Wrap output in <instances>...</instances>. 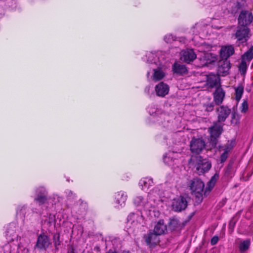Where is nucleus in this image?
Here are the masks:
<instances>
[{
	"instance_id": "nucleus-17",
	"label": "nucleus",
	"mask_w": 253,
	"mask_h": 253,
	"mask_svg": "<svg viewBox=\"0 0 253 253\" xmlns=\"http://www.w3.org/2000/svg\"><path fill=\"white\" fill-rule=\"evenodd\" d=\"M223 131V126L217 122H213L212 126L209 128L210 135L215 137H219Z\"/></svg>"
},
{
	"instance_id": "nucleus-9",
	"label": "nucleus",
	"mask_w": 253,
	"mask_h": 253,
	"mask_svg": "<svg viewBox=\"0 0 253 253\" xmlns=\"http://www.w3.org/2000/svg\"><path fill=\"white\" fill-rule=\"evenodd\" d=\"M145 242L150 248L155 247L160 242L159 236L151 230L143 236Z\"/></svg>"
},
{
	"instance_id": "nucleus-15",
	"label": "nucleus",
	"mask_w": 253,
	"mask_h": 253,
	"mask_svg": "<svg viewBox=\"0 0 253 253\" xmlns=\"http://www.w3.org/2000/svg\"><path fill=\"white\" fill-rule=\"evenodd\" d=\"M181 59L186 63H190L196 58V54L192 49L183 50Z\"/></svg>"
},
{
	"instance_id": "nucleus-35",
	"label": "nucleus",
	"mask_w": 253,
	"mask_h": 253,
	"mask_svg": "<svg viewBox=\"0 0 253 253\" xmlns=\"http://www.w3.org/2000/svg\"><path fill=\"white\" fill-rule=\"evenodd\" d=\"M219 240V238L217 236H214L211 240V244L212 246L216 245Z\"/></svg>"
},
{
	"instance_id": "nucleus-18",
	"label": "nucleus",
	"mask_w": 253,
	"mask_h": 253,
	"mask_svg": "<svg viewBox=\"0 0 253 253\" xmlns=\"http://www.w3.org/2000/svg\"><path fill=\"white\" fill-rule=\"evenodd\" d=\"M234 48L232 45L222 46L220 51V58L223 59L228 60L230 56L234 54Z\"/></svg>"
},
{
	"instance_id": "nucleus-5",
	"label": "nucleus",
	"mask_w": 253,
	"mask_h": 253,
	"mask_svg": "<svg viewBox=\"0 0 253 253\" xmlns=\"http://www.w3.org/2000/svg\"><path fill=\"white\" fill-rule=\"evenodd\" d=\"M50 244L49 238L44 233H42L38 237L35 249L40 251H45Z\"/></svg>"
},
{
	"instance_id": "nucleus-39",
	"label": "nucleus",
	"mask_w": 253,
	"mask_h": 253,
	"mask_svg": "<svg viewBox=\"0 0 253 253\" xmlns=\"http://www.w3.org/2000/svg\"><path fill=\"white\" fill-rule=\"evenodd\" d=\"M192 161V159L191 158L188 161V164H190L191 163V162Z\"/></svg>"
},
{
	"instance_id": "nucleus-12",
	"label": "nucleus",
	"mask_w": 253,
	"mask_h": 253,
	"mask_svg": "<svg viewBox=\"0 0 253 253\" xmlns=\"http://www.w3.org/2000/svg\"><path fill=\"white\" fill-rule=\"evenodd\" d=\"M216 112L217 113V120L216 122L218 123L225 122L231 113V109L228 106L224 105H221L217 108Z\"/></svg>"
},
{
	"instance_id": "nucleus-37",
	"label": "nucleus",
	"mask_w": 253,
	"mask_h": 253,
	"mask_svg": "<svg viewBox=\"0 0 253 253\" xmlns=\"http://www.w3.org/2000/svg\"><path fill=\"white\" fill-rule=\"evenodd\" d=\"M140 183L143 184L144 186H146V181L145 179H141L140 181Z\"/></svg>"
},
{
	"instance_id": "nucleus-29",
	"label": "nucleus",
	"mask_w": 253,
	"mask_h": 253,
	"mask_svg": "<svg viewBox=\"0 0 253 253\" xmlns=\"http://www.w3.org/2000/svg\"><path fill=\"white\" fill-rule=\"evenodd\" d=\"M53 240L54 245L56 250H59V246L61 245V241L60 240V234L59 233H54L53 237Z\"/></svg>"
},
{
	"instance_id": "nucleus-20",
	"label": "nucleus",
	"mask_w": 253,
	"mask_h": 253,
	"mask_svg": "<svg viewBox=\"0 0 253 253\" xmlns=\"http://www.w3.org/2000/svg\"><path fill=\"white\" fill-rule=\"evenodd\" d=\"M172 71L174 74L179 75H183L188 73L186 67L177 62H175L172 67Z\"/></svg>"
},
{
	"instance_id": "nucleus-4",
	"label": "nucleus",
	"mask_w": 253,
	"mask_h": 253,
	"mask_svg": "<svg viewBox=\"0 0 253 253\" xmlns=\"http://www.w3.org/2000/svg\"><path fill=\"white\" fill-rule=\"evenodd\" d=\"M253 21V15L252 12L248 10H242L238 16V22L239 26L248 27Z\"/></svg>"
},
{
	"instance_id": "nucleus-24",
	"label": "nucleus",
	"mask_w": 253,
	"mask_h": 253,
	"mask_svg": "<svg viewBox=\"0 0 253 253\" xmlns=\"http://www.w3.org/2000/svg\"><path fill=\"white\" fill-rule=\"evenodd\" d=\"M233 162H229L225 169L224 175L228 178H232L234 175L233 169Z\"/></svg>"
},
{
	"instance_id": "nucleus-21",
	"label": "nucleus",
	"mask_w": 253,
	"mask_h": 253,
	"mask_svg": "<svg viewBox=\"0 0 253 253\" xmlns=\"http://www.w3.org/2000/svg\"><path fill=\"white\" fill-rule=\"evenodd\" d=\"M126 199L127 195L124 191H119L115 194V202L116 204L120 206H122L125 204Z\"/></svg>"
},
{
	"instance_id": "nucleus-6",
	"label": "nucleus",
	"mask_w": 253,
	"mask_h": 253,
	"mask_svg": "<svg viewBox=\"0 0 253 253\" xmlns=\"http://www.w3.org/2000/svg\"><path fill=\"white\" fill-rule=\"evenodd\" d=\"M188 205V202L186 198L180 196L173 200L172 203V210L176 212H180L185 210Z\"/></svg>"
},
{
	"instance_id": "nucleus-34",
	"label": "nucleus",
	"mask_w": 253,
	"mask_h": 253,
	"mask_svg": "<svg viewBox=\"0 0 253 253\" xmlns=\"http://www.w3.org/2000/svg\"><path fill=\"white\" fill-rule=\"evenodd\" d=\"M214 103L213 102L208 104L206 105V110L208 112H211L214 109Z\"/></svg>"
},
{
	"instance_id": "nucleus-14",
	"label": "nucleus",
	"mask_w": 253,
	"mask_h": 253,
	"mask_svg": "<svg viewBox=\"0 0 253 253\" xmlns=\"http://www.w3.org/2000/svg\"><path fill=\"white\" fill-rule=\"evenodd\" d=\"M225 95V92L221 86H217L213 93V101L215 104L220 105L223 101Z\"/></svg>"
},
{
	"instance_id": "nucleus-30",
	"label": "nucleus",
	"mask_w": 253,
	"mask_h": 253,
	"mask_svg": "<svg viewBox=\"0 0 253 253\" xmlns=\"http://www.w3.org/2000/svg\"><path fill=\"white\" fill-rule=\"evenodd\" d=\"M238 68L241 75H244L246 74L247 69L246 62L245 60H242L238 66Z\"/></svg>"
},
{
	"instance_id": "nucleus-42",
	"label": "nucleus",
	"mask_w": 253,
	"mask_h": 253,
	"mask_svg": "<svg viewBox=\"0 0 253 253\" xmlns=\"http://www.w3.org/2000/svg\"><path fill=\"white\" fill-rule=\"evenodd\" d=\"M122 253H130L129 252H124Z\"/></svg>"
},
{
	"instance_id": "nucleus-33",
	"label": "nucleus",
	"mask_w": 253,
	"mask_h": 253,
	"mask_svg": "<svg viewBox=\"0 0 253 253\" xmlns=\"http://www.w3.org/2000/svg\"><path fill=\"white\" fill-rule=\"evenodd\" d=\"M248 109V104L247 101L244 100L242 103L241 112L245 113Z\"/></svg>"
},
{
	"instance_id": "nucleus-27",
	"label": "nucleus",
	"mask_w": 253,
	"mask_h": 253,
	"mask_svg": "<svg viewBox=\"0 0 253 253\" xmlns=\"http://www.w3.org/2000/svg\"><path fill=\"white\" fill-rule=\"evenodd\" d=\"M180 222L176 218H171L169 222V227L170 229L174 230L176 228L180 226Z\"/></svg>"
},
{
	"instance_id": "nucleus-22",
	"label": "nucleus",
	"mask_w": 253,
	"mask_h": 253,
	"mask_svg": "<svg viewBox=\"0 0 253 253\" xmlns=\"http://www.w3.org/2000/svg\"><path fill=\"white\" fill-rule=\"evenodd\" d=\"M241 212L242 211H238L230 220L228 224V229L231 233L233 231L235 225L240 218Z\"/></svg>"
},
{
	"instance_id": "nucleus-7",
	"label": "nucleus",
	"mask_w": 253,
	"mask_h": 253,
	"mask_svg": "<svg viewBox=\"0 0 253 253\" xmlns=\"http://www.w3.org/2000/svg\"><path fill=\"white\" fill-rule=\"evenodd\" d=\"M234 141L230 142L228 141L227 143L223 145H219L218 148L219 152L223 151L220 157V161L221 163H223L226 161L229 156V153L232 150L234 147Z\"/></svg>"
},
{
	"instance_id": "nucleus-38",
	"label": "nucleus",
	"mask_w": 253,
	"mask_h": 253,
	"mask_svg": "<svg viewBox=\"0 0 253 253\" xmlns=\"http://www.w3.org/2000/svg\"><path fill=\"white\" fill-rule=\"evenodd\" d=\"M106 253H116V252H113L111 250H109L108 252Z\"/></svg>"
},
{
	"instance_id": "nucleus-10",
	"label": "nucleus",
	"mask_w": 253,
	"mask_h": 253,
	"mask_svg": "<svg viewBox=\"0 0 253 253\" xmlns=\"http://www.w3.org/2000/svg\"><path fill=\"white\" fill-rule=\"evenodd\" d=\"M220 75L211 73L207 76V84L209 88H212L217 86H221Z\"/></svg>"
},
{
	"instance_id": "nucleus-19",
	"label": "nucleus",
	"mask_w": 253,
	"mask_h": 253,
	"mask_svg": "<svg viewBox=\"0 0 253 253\" xmlns=\"http://www.w3.org/2000/svg\"><path fill=\"white\" fill-rule=\"evenodd\" d=\"M158 236L165 234L167 231V226L164 223L163 219L159 220L155 225L152 231Z\"/></svg>"
},
{
	"instance_id": "nucleus-28",
	"label": "nucleus",
	"mask_w": 253,
	"mask_h": 253,
	"mask_svg": "<svg viewBox=\"0 0 253 253\" xmlns=\"http://www.w3.org/2000/svg\"><path fill=\"white\" fill-rule=\"evenodd\" d=\"M253 58V46L242 56V60H251Z\"/></svg>"
},
{
	"instance_id": "nucleus-16",
	"label": "nucleus",
	"mask_w": 253,
	"mask_h": 253,
	"mask_svg": "<svg viewBox=\"0 0 253 253\" xmlns=\"http://www.w3.org/2000/svg\"><path fill=\"white\" fill-rule=\"evenodd\" d=\"M48 193L45 189H42L38 191L37 197L34 199V202L42 206L45 204L48 200Z\"/></svg>"
},
{
	"instance_id": "nucleus-40",
	"label": "nucleus",
	"mask_w": 253,
	"mask_h": 253,
	"mask_svg": "<svg viewBox=\"0 0 253 253\" xmlns=\"http://www.w3.org/2000/svg\"><path fill=\"white\" fill-rule=\"evenodd\" d=\"M70 253H74V249L73 248H72V251Z\"/></svg>"
},
{
	"instance_id": "nucleus-3",
	"label": "nucleus",
	"mask_w": 253,
	"mask_h": 253,
	"mask_svg": "<svg viewBox=\"0 0 253 253\" xmlns=\"http://www.w3.org/2000/svg\"><path fill=\"white\" fill-rule=\"evenodd\" d=\"M189 146L192 153L199 154L205 148L206 143L202 138L193 137L190 142Z\"/></svg>"
},
{
	"instance_id": "nucleus-32",
	"label": "nucleus",
	"mask_w": 253,
	"mask_h": 253,
	"mask_svg": "<svg viewBox=\"0 0 253 253\" xmlns=\"http://www.w3.org/2000/svg\"><path fill=\"white\" fill-rule=\"evenodd\" d=\"M239 121V117L238 113L235 111H233L231 113V123L237 124Z\"/></svg>"
},
{
	"instance_id": "nucleus-8",
	"label": "nucleus",
	"mask_w": 253,
	"mask_h": 253,
	"mask_svg": "<svg viewBox=\"0 0 253 253\" xmlns=\"http://www.w3.org/2000/svg\"><path fill=\"white\" fill-rule=\"evenodd\" d=\"M249 33L250 29L248 27L238 26L235 36L238 41L244 43L247 42L250 38Z\"/></svg>"
},
{
	"instance_id": "nucleus-2",
	"label": "nucleus",
	"mask_w": 253,
	"mask_h": 253,
	"mask_svg": "<svg viewBox=\"0 0 253 253\" xmlns=\"http://www.w3.org/2000/svg\"><path fill=\"white\" fill-rule=\"evenodd\" d=\"M196 163L194 165L195 172L201 175L208 172L211 167V162L207 159H203L202 156L196 157Z\"/></svg>"
},
{
	"instance_id": "nucleus-1",
	"label": "nucleus",
	"mask_w": 253,
	"mask_h": 253,
	"mask_svg": "<svg viewBox=\"0 0 253 253\" xmlns=\"http://www.w3.org/2000/svg\"><path fill=\"white\" fill-rule=\"evenodd\" d=\"M219 178V174L215 173L210 179L205 188V183L199 177H194L191 179L188 184V187L192 195L195 198L194 205H198L203 201L204 196H208L212 190Z\"/></svg>"
},
{
	"instance_id": "nucleus-36",
	"label": "nucleus",
	"mask_w": 253,
	"mask_h": 253,
	"mask_svg": "<svg viewBox=\"0 0 253 253\" xmlns=\"http://www.w3.org/2000/svg\"><path fill=\"white\" fill-rule=\"evenodd\" d=\"M236 7L237 9H240L242 8V5L241 3L239 1H237L236 4Z\"/></svg>"
},
{
	"instance_id": "nucleus-31",
	"label": "nucleus",
	"mask_w": 253,
	"mask_h": 253,
	"mask_svg": "<svg viewBox=\"0 0 253 253\" xmlns=\"http://www.w3.org/2000/svg\"><path fill=\"white\" fill-rule=\"evenodd\" d=\"M219 137L210 135V144L212 148H214L216 147L218 143V138Z\"/></svg>"
},
{
	"instance_id": "nucleus-13",
	"label": "nucleus",
	"mask_w": 253,
	"mask_h": 253,
	"mask_svg": "<svg viewBox=\"0 0 253 253\" xmlns=\"http://www.w3.org/2000/svg\"><path fill=\"white\" fill-rule=\"evenodd\" d=\"M169 90V85L163 82L159 83L155 87L156 94L159 97H165L168 94Z\"/></svg>"
},
{
	"instance_id": "nucleus-25",
	"label": "nucleus",
	"mask_w": 253,
	"mask_h": 253,
	"mask_svg": "<svg viewBox=\"0 0 253 253\" xmlns=\"http://www.w3.org/2000/svg\"><path fill=\"white\" fill-rule=\"evenodd\" d=\"M165 75L164 72L161 69H154L153 74V80L154 81H159L163 79Z\"/></svg>"
},
{
	"instance_id": "nucleus-11",
	"label": "nucleus",
	"mask_w": 253,
	"mask_h": 253,
	"mask_svg": "<svg viewBox=\"0 0 253 253\" xmlns=\"http://www.w3.org/2000/svg\"><path fill=\"white\" fill-rule=\"evenodd\" d=\"M231 67L229 60L221 58L218 63L217 73L222 76H225L229 73Z\"/></svg>"
},
{
	"instance_id": "nucleus-26",
	"label": "nucleus",
	"mask_w": 253,
	"mask_h": 253,
	"mask_svg": "<svg viewBox=\"0 0 253 253\" xmlns=\"http://www.w3.org/2000/svg\"><path fill=\"white\" fill-rule=\"evenodd\" d=\"M244 87L242 84H239L235 88V99L239 102L242 98L244 93Z\"/></svg>"
},
{
	"instance_id": "nucleus-23",
	"label": "nucleus",
	"mask_w": 253,
	"mask_h": 253,
	"mask_svg": "<svg viewBox=\"0 0 253 253\" xmlns=\"http://www.w3.org/2000/svg\"><path fill=\"white\" fill-rule=\"evenodd\" d=\"M251 245V240L249 239L244 240L239 245V250L240 253H244L248 251Z\"/></svg>"
},
{
	"instance_id": "nucleus-41",
	"label": "nucleus",
	"mask_w": 253,
	"mask_h": 253,
	"mask_svg": "<svg viewBox=\"0 0 253 253\" xmlns=\"http://www.w3.org/2000/svg\"><path fill=\"white\" fill-rule=\"evenodd\" d=\"M193 215H194V213H192L191 214V215H190V217H189V219H191V218L193 216Z\"/></svg>"
}]
</instances>
